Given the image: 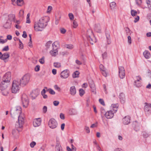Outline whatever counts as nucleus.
I'll return each mask as SVG.
<instances>
[{
	"instance_id": "393cba45",
	"label": "nucleus",
	"mask_w": 151,
	"mask_h": 151,
	"mask_svg": "<svg viewBox=\"0 0 151 151\" xmlns=\"http://www.w3.org/2000/svg\"><path fill=\"white\" fill-rule=\"evenodd\" d=\"M69 113L70 115H75L77 114L76 110L73 109H70L69 111Z\"/></svg>"
},
{
	"instance_id": "4468645a",
	"label": "nucleus",
	"mask_w": 151,
	"mask_h": 151,
	"mask_svg": "<svg viewBox=\"0 0 151 151\" xmlns=\"http://www.w3.org/2000/svg\"><path fill=\"white\" fill-rule=\"evenodd\" d=\"M130 117L129 116H125L122 119L123 123L124 125H127L130 123Z\"/></svg>"
},
{
	"instance_id": "49530a36",
	"label": "nucleus",
	"mask_w": 151,
	"mask_h": 151,
	"mask_svg": "<svg viewBox=\"0 0 151 151\" xmlns=\"http://www.w3.org/2000/svg\"><path fill=\"white\" fill-rule=\"evenodd\" d=\"M39 61L40 63L41 64H43L44 63L45 60H44V57H43L42 58L40 59L39 60Z\"/></svg>"
},
{
	"instance_id": "ddd939ff",
	"label": "nucleus",
	"mask_w": 151,
	"mask_h": 151,
	"mask_svg": "<svg viewBox=\"0 0 151 151\" xmlns=\"http://www.w3.org/2000/svg\"><path fill=\"white\" fill-rule=\"evenodd\" d=\"M114 112L112 110L108 111L105 114V116L107 119H111L114 116Z\"/></svg>"
},
{
	"instance_id": "2f4dec72",
	"label": "nucleus",
	"mask_w": 151,
	"mask_h": 151,
	"mask_svg": "<svg viewBox=\"0 0 151 151\" xmlns=\"http://www.w3.org/2000/svg\"><path fill=\"white\" fill-rule=\"evenodd\" d=\"M58 51L57 50H51L50 52V53L52 56H55L58 54Z\"/></svg>"
},
{
	"instance_id": "f704fd0d",
	"label": "nucleus",
	"mask_w": 151,
	"mask_h": 151,
	"mask_svg": "<svg viewBox=\"0 0 151 151\" xmlns=\"http://www.w3.org/2000/svg\"><path fill=\"white\" fill-rule=\"evenodd\" d=\"M45 92L46 91L45 89H43L41 92V94L44 99H46L47 98V96L45 94Z\"/></svg>"
},
{
	"instance_id": "79ce46f5",
	"label": "nucleus",
	"mask_w": 151,
	"mask_h": 151,
	"mask_svg": "<svg viewBox=\"0 0 151 151\" xmlns=\"http://www.w3.org/2000/svg\"><path fill=\"white\" fill-rule=\"evenodd\" d=\"M24 14V11L23 10H20L19 13V17L22 18H23V15Z\"/></svg>"
},
{
	"instance_id": "c85d7f7f",
	"label": "nucleus",
	"mask_w": 151,
	"mask_h": 151,
	"mask_svg": "<svg viewBox=\"0 0 151 151\" xmlns=\"http://www.w3.org/2000/svg\"><path fill=\"white\" fill-rule=\"evenodd\" d=\"M11 23L10 21L9 22L8 21L4 25V27L6 29L9 28L11 27Z\"/></svg>"
},
{
	"instance_id": "dca6fc26",
	"label": "nucleus",
	"mask_w": 151,
	"mask_h": 151,
	"mask_svg": "<svg viewBox=\"0 0 151 151\" xmlns=\"http://www.w3.org/2000/svg\"><path fill=\"white\" fill-rule=\"evenodd\" d=\"M9 57V54L8 53L6 52L2 54L1 52H0V59L2 60H5Z\"/></svg>"
},
{
	"instance_id": "680f3d73",
	"label": "nucleus",
	"mask_w": 151,
	"mask_h": 151,
	"mask_svg": "<svg viewBox=\"0 0 151 151\" xmlns=\"http://www.w3.org/2000/svg\"><path fill=\"white\" fill-rule=\"evenodd\" d=\"M22 36L24 38H26L27 37V35L25 31H24L23 32V34L22 35Z\"/></svg>"
},
{
	"instance_id": "a18cd8bd",
	"label": "nucleus",
	"mask_w": 151,
	"mask_h": 151,
	"mask_svg": "<svg viewBox=\"0 0 151 151\" xmlns=\"http://www.w3.org/2000/svg\"><path fill=\"white\" fill-rule=\"evenodd\" d=\"M68 16L70 20H73L74 18V16L72 13H70L68 14Z\"/></svg>"
},
{
	"instance_id": "423d86ee",
	"label": "nucleus",
	"mask_w": 151,
	"mask_h": 151,
	"mask_svg": "<svg viewBox=\"0 0 151 151\" xmlns=\"http://www.w3.org/2000/svg\"><path fill=\"white\" fill-rule=\"evenodd\" d=\"M48 125L50 128L54 129L57 127L58 123L55 119L53 118H51L49 120Z\"/></svg>"
},
{
	"instance_id": "20e7f679",
	"label": "nucleus",
	"mask_w": 151,
	"mask_h": 151,
	"mask_svg": "<svg viewBox=\"0 0 151 151\" xmlns=\"http://www.w3.org/2000/svg\"><path fill=\"white\" fill-rule=\"evenodd\" d=\"M20 85L19 81L14 80L12 83V86L11 88L12 92L13 93H16L19 90L20 88Z\"/></svg>"
},
{
	"instance_id": "13d9d810",
	"label": "nucleus",
	"mask_w": 151,
	"mask_h": 151,
	"mask_svg": "<svg viewBox=\"0 0 151 151\" xmlns=\"http://www.w3.org/2000/svg\"><path fill=\"white\" fill-rule=\"evenodd\" d=\"M35 145H36V142H32L30 144V146L31 147L33 148L34 147V146Z\"/></svg>"
},
{
	"instance_id": "473e14b6",
	"label": "nucleus",
	"mask_w": 151,
	"mask_h": 151,
	"mask_svg": "<svg viewBox=\"0 0 151 151\" xmlns=\"http://www.w3.org/2000/svg\"><path fill=\"white\" fill-rule=\"evenodd\" d=\"M79 73L78 71H76L74 72L72 76L73 78L78 77Z\"/></svg>"
},
{
	"instance_id": "69168bd1",
	"label": "nucleus",
	"mask_w": 151,
	"mask_h": 151,
	"mask_svg": "<svg viewBox=\"0 0 151 151\" xmlns=\"http://www.w3.org/2000/svg\"><path fill=\"white\" fill-rule=\"evenodd\" d=\"M139 19V17L137 16L136 18H135V19L134 20V22L135 23L137 22H138Z\"/></svg>"
},
{
	"instance_id": "4be33fe9",
	"label": "nucleus",
	"mask_w": 151,
	"mask_h": 151,
	"mask_svg": "<svg viewBox=\"0 0 151 151\" xmlns=\"http://www.w3.org/2000/svg\"><path fill=\"white\" fill-rule=\"evenodd\" d=\"M118 105V104H112L111 106V108L113 110V112L115 113L117 110Z\"/></svg>"
},
{
	"instance_id": "f03ea898",
	"label": "nucleus",
	"mask_w": 151,
	"mask_h": 151,
	"mask_svg": "<svg viewBox=\"0 0 151 151\" xmlns=\"http://www.w3.org/2000/svg\"><path fill=\"white\" fill-rule=\"evenodd\" d=\"M30 76L29 74H27L24 75L19 81L20 86L24 87L29 83Z\"/></svg>"
},
{
	"instance_id": "bb28decb",
	"label": "nucleus",
	"mask_w": 151,
	"mask_h": 151,
	"mask_svg": "<svg viewBox=\"0 0 151 151\" xmlns=\"http://www.w3.org/2000/svg\"><path fill=\"white\" fill-rule=\"evenodd\" d=\"M1 91L2 94L3 95L7 96L8 95L9 92L8 91L7 88L3 89H0Z\"/></svg>"
},
{
	"instance_id": "c03bdc74",
	"label": "nucleus",
	"mask_w": 151,
	"mask_h": 151,
	"mask_svg": "<svg viewBox=\"0 0 151 151\" xmlns=\"http://www.w3.org/2000/svg\"><path fill=\"white\" fill-rule=\"evenodd\" d=\"M79 94L81 96H82L84 93L85 92L82 89H80L79 91Z\"/></svg>"
},
{
	"instance_id": "f8f14e48",
	"label": "nucleus",
	"mask_w": 151,
	"mask_h": 151,
	"mask_svg": "<svg viewBox=\"0 0 151 151\" xmlns=\"http://www.w3.org/2000/svg\"><path fill=\"white\" fill-rule=\"evenodd\" d=\"M9 83V82L3 80L2 81L0 84V89L7 88Z\"/></svg>"
},
{
	"instance_id": "052dcab7",
	"label": "nucleus",
	"mask_w": 151,
	"mask_h": 151,
	"mask_svg": "<svg viewBox=\"0 0 151 151\" xmlns=\"http://www.w3.org/2000/svg\"><path fill=\"white\" fill-rule=\"evenodd\" d=\"M141 79V78L139 77H137V80L136 81H135L134 82V83H137V82H139V81Z\"/></svg>"
},
{
	"instance_id": "e433bc0d",
	"label": "nucleus",
	"mask_w": 151,
	"mask_h": 151,
	"mask_svg": "<svg viewBox=\"0 0 151 151\" xmlns=\"http://www.w3.org/2000/svg\"><path fill=\"white\" fill-rule=\"evenodd\" d=\"M116 3L114 2H111L110 4V6L111 9H114L116 6Z\"/></svg>"
},
{
	"instance_id": "c9c22d12",
	"label": "nucleus",
	"mask_w": 151,
	"mask_h": 151,
	"mask_svg": "<svg viewBox=\"0 0 151 151\" xmlns=\"http://www.w3.org/2000/svg\"><path fill=\"white\" fill-rule=\"evenodd\" d=\"M24 0H17V4L18 6H21L23 5Z\"/></svg>"
},
{
	"instance_id": "9d476101",
	"label": "nucleus",
	"mask_w": 151,
	"mask_h": 151,
	"mask_svg": "<svg viewBox=\"0 0 151 151\" xmlns=\"http://www.w3.org/2000/svg\"><path fill=\"white\" fill-rule=\"evenodd\" d=\"M11 74L10 72L6 73L3 77V80L9 82L11 79Z\"/></svg>"
},
{
	"instance_id": "4d7b16f0",
	"label": "nucleus",
	"mask_w": 151,
	"mask_h": 151,
	"mask_svg": "<svg viewBox=\"0 0 151 151\" xmlns=\"http://www.w3.org/2000/svg\"><path fill=\"white\" fill-rule=\"evenodd\" d=\"M54 88L55 89L58 90V91H60V88L57 85H55L54 86Z\"/></svg>"
},
{
	"instance_id": "4c0bfd02",
	"label": "nucleus",
	"mask_w": 151,
	"mask_h": 151,
	"mask_svg": "<svg viewBox=\"0 0 151 151\" xmlns=\"http://www.w3.org/2000/svg\"><path fill=\"white\" fill-rule=\"evenodd\" d=\"M65 47H66L68 49H71L73 48V45L71 44H67L65 45Z\"/></svg>"
},
{
	"instance_id": "f3484780",
	"label": "nucleus",
	"mask_w": 151,
	"mask_h": 151,
	"mask_svg": "<svg viewBox=\"0 0 151 151\" xmlns=\"http://www.w3.org/2000/svg\"><path fill=\"white\" fill-rule=\"evenodd\" d=\"M89 83L90 88L92 89V91L95 93L96 88L94 82L92 80H91L89 81Z\"/></svg>"
},
{
	"instance_id": "338daca9",
	"label": "nucleus",
	"mask_w": 151,
	"mask_h": 151,
	"mask_svg": "<svg viewBox=\"0 0 151 151\" xmlns=\"http://www.w3.org/2000/svg\"><path fill=\"white\" fill-rule=\"evenodd\" d=\"M60 118L62 119H65V116L64 115L63 113H60Z\"/></svg>"
},
{
	"instance_id": "aec40b11",
	"label": "nucleus",
	"mask_w": 151,
	"mask_h": 151,
	"mask_svg": "<svg viewBox=\"0 0 151 151\" xmlns=\"http://www.w3.org/2000/svg\"><path fill=\"white\" fill-rule=\"evenodd\" d=\"M53 50H57L59 47V42L58 41H55L52 44Z\"/></svg>"
},
{
	"instance_id": "a878e982",
	"label": "nucleus",
	"mask_w": 151,
	"mask_h": 151,
	"mask_svg": "<svg viewBox=\"0 0 151 151\" xmlns=\"http://www.w3.org/2000/svg\"><path fill=\"white\" fill-rule=\"evenodd\" d=\"M56 150H62L61 145H60L59 141L57 140L56 144L55 146Z\"/></svg>"
},
{
	"instance_id": "de8ad7c7",
	"label": "nucleus",
	"mask_w": 151,
	"mask_h": 151,
	"mask_svg": "<svg viewBox=\"0 0 151 151\" xmlns=\"http://www.w3.org/2000/svg\"><path fill=\"white\" fill-rule=\"evenodd\" d=\"M73 27L74 28H76L78 26V24L77 22L75 21V20H74L73 22Z\"/></svg>"
},
{
	"instance_id": "9b49d317",
	"label": "nucleus",
	"mask_w": 151,
	"mask_h": 151,
	"mask_svg": "<svg viewBox=\"0 0 151 151\" xmlns=\"http://www.w3.org/2000/svg\"><path fill=\"white\" fill-rule=\"evenodd\" d=\"M69 76V73L68 70H65L60 73V77L63 78H66Z\"/></svg>"
},
{
	"instance_id": "bf43d9fd",
	"label": "nucleus",
	"mask_w": 151,
	"mask_h": 151,
	"mask_svg": "<svg viewBox=\"0 0 151 151\" xmlns=\"http://www.w3.org/2000/svg\"><path fill=\"white\" fill-rule=\"evenodd\" d=\"M7 41L6 39H5V40H3L1 39H0V43L3 44L5 42H6Z\"/></svg>"
},
{
	"instance_id": "8fccbe9b",
	"label": "nucleus",
	"mask_w": 151,
	"mask_h": 151,
	"mask_svg": "<svg viewBox=\"0 0 151 151\" xmlns=\"http://www.w3.org/2000/svg\"><path fill=\"white\" fill-rule=\"evenodd\" d=\"M40 66L39 65H36L35 68V71L36 72L40 70Z\"/></svg>"
},
{
	"instance_id": "1a4fd4ad",
	"label": "nucleus",
	"mask_w": 151,
	"mask_h": 151,
	"mask_svg": "<svg viewBox=\"0 0 151 151\" xmlns=\"http://www.w3.org/2000/svg\"><path fill=\"white\" fill-rule=\"evenodd\" d=\"M21 113L20 108H19V109H18L17 108L12 109L11 110V115L12 117H13L14 115H17V116L19 114Z\"/></svg>"
},
{
	"instance_id": "864d4df0",
	"label": "nucleus",
	"mask_w": 151,
	"mask_h": 151,
	"mask_svg": "<svg viewBox=\"0 0 151 151\" xmlns=\"http://www.w3.org/2000/svg\"><path fill=\"white\" fill-rule=\"evenodd\" d=\"M9 50V47L8 46L5 47L2 50L3 51H7Z\"/></svg>"
},
{
	"instance_id": "58836bf2",
	"label": "nucleus",
	"mask_w": 151,
	"mask_h": 151,
	"mask_svg": "<svg viewBox=\"0 0 151 151\" xmlns=\"http://www.w3.org/2000/svg\"><path fill=\"white\" fill-rule=\"evenodd\" d=\"M131 14L132 16H135L137 14V11L134 10H132L131 11Z\"/></svg>"
},
{
	"instance_id": "412c9836",
	"label": "nucleus",
	"mask_w": 151,
	"mask_h": 151,
	"mask_svg": "<svg viewBox=\"0 0 151 151\" xmlns=\"http://www.w3.org/2000/svg\"><path fill=\"white\" fill-rule=\"evenodd\" d=\"M146 105L145 106V111L148 112L150 111V109H151V104H148L147 103H145Z\"/></svg>"
},
{
	"instance_id": "b1692460",
	"label": "nucleus",
	"mask_w": 151,
	"mask_h": 151,
	"mask_svg": "<svg viewBox=\"0 0 151 151\" xmlns=\"http://www.w3.org/2000/svg\"><path fill=\"white\" fill-rule=\"evenodd\" d=\"M143 55L146 59H149L150 57V53L147 51L145 50L143 52Z\"/></svg>"
},
{
	"instance_id": "e2e57ef3",
	"label": "nucleus",
	"mask_w": 151,
	"mask_h": 151,
	"mask_svg": "<svg viewBox=\"0 0 151 151\" xmlns=\"http://www.w3.org/2000/svg\"><path fill=\"white\" fill-rule=\"evenodd\" d=\"M114 151H124L121 148H116L114 150Z\"/></svg>"
},
{
	"instance_id": "cd10ccee",
	"label": "nucleus",
	"mask_w": 151,
	"mask_h": 151,
	"mask_svg": "<svg viewBox=\"0 0 151 151\" xmlns=\"http://www.w3.org/2000/svg\"><path fill=\"white\" fill-rule=\"evenodd\" d=\"M8 19L10 21H13L15 22V16L14 14H11L8 16Z\"/></svg>"
},
{
	"instance_id": "72a5a7b5",
	"label": "nucleus",
	"mask_w": 151,
	"mask_h": 151,
	"mask_svg": "<svg viewBox=\"0 0 151 151\" xmlns=\"http://www.w3.org/2000/svg\"><path fill=\"white\" fill-rule=\"evenodd\" d=\"M52 43V41H49L46 44L45 46L46 47L47 50H48L50 48V47L51 46V44Z\"/></svg>"
},
{
	"instance_id": "0eeeda50",
	"label": "nucleus",
	"mask_w": 151,
	"mask_h": 151,
	"mask_svg": "<svg viewBox=\"0 0 151 151\" xmlns=\"http://www.w3.org/2000/svg\"><path fill=\"white\" fill-rule=\"evenodd\" d=\"M18 125L16 124V127L21 128L22 127L23 125L24 122V119L23 117L19 115L18 116Z\"/></svg>"
},
{
	"instance_id": "a211bd4d",
	"label": "nucleus",
	"mask_w": 151,
	"mask_h": 151,
	"mask_svg": "<svg viewBox=\"0 0 151 151\" xmlns=\"http://www.w3.org/2000/svg\"><path fill=\"white\" fill-rule=\"evenodd\" d=\"M119 98L122 104H124L125 101V98L124 94L122 93L119 95Z\"/></svg>"
},
{
	"instance_id": "603ef678",
	"label": "nucleus",
	"mask_w": 151,
	"mask_h": 151,
	"mask_svg": "<svg viewBox=\"0 0 151 151\" xmlns=\"http://www.w3.org/2000/svg\"><path fill=\"white\" fill-rule=\"evenodd\" d=\"M128 42L129 44H131L132 43L131 38L130 36H128Z\"/></svg>"
},
{
	"instance_id": "3c124183",
	"label": "nucleus",
	"mask_w": 151,
	"mask_h": 151,
	"mask_svg": "<svg viewBox=\"0 0 151 151\" xmlns=\"http://www.w3.org/2000/svg\"><path fill=\"white\" fill-rule=\"evenodd\" d=\"M47 110V107L46 106H44L43 108V113H46Z\"/></svg>"
},
{
	"instance_id": "7ed1b4c3",
	"label": "nucleus",
	"mask_w": 151,
	"mask_h": 151,
	"mask_svg": "<svg viewBox=\"0 0 151 151\" xmlns=\"http://www.w3.org/2000/svg\"><path fill=\"white\" fill-rule=\"evenodd\" d=\"M86 37L87 40L92 45L93 44V43L96 42V38L94 36L92 31L90 29L87 31Z\"/></svg>"
},
{
	"instance_id": "2eb2a0df",
	"label": "nucleus",
	"mask_w": 151,
	"mask_h": 151,
	"mask_svg": "<svg viewBox=\"0 0 151 151\" xmlns=\"http://www.w3.org/2000/svg\"><path fill=\"white\" fill-rule=\"evenodd\" d=\"M41 120L40 118L35 119L33 122V126L35 127H37L40 125L41 123Z\"/></svg>"
},
{
	"instance_id": "a19ab883",
	"label": "nucleus",
	"mask_w": 151,
	"mask_h": 151,
	"mask_svg": "<svg viewBox=\"0 0 151 151\" xmlns=\"http://www.w3.org/2000/svg\"><path fill=\"white\" fill-rule=\"evenodd\" d=\"M54 66L55 68H59L60 67V63L58 62H55L54 63Z\"/></svg>"
},
{
	"instance_id": "09e8293b",
	"label": "nucleus",
	"mask_w": 151,
	"mask_h": 151,
	"mask_svg": "<svg viewBox=\"0 0 151 151\" xmlns=\"http://www.w3.org/2000/svg\"><path fill=\"white\" fill-rule=\"evenodd\" d=\"M53 104L54 106H57L59 105V101H53Z\"/></svg>"
},
{
	"instance_id": "37998d69",
	"label": "nucleus",
	"mask_w": 151,
	"mask_h": 151,
	"mask_svg": "<svg viewBox=\"0 0 151 151\" xmlns=\"http://www.w3.org/2000/svg\"><path fill=\"white\" fill-rule=\"evenodd\" d=\"M125 29L127 35H130V30L129 29L128 27L126 28Z\"/></svg>"
},
{
	"instance_id": "5fc2aeb1",
	"label": "nucleus",
	"mask_w": 151,
	"mask_h": 151,
	"mask_svg": "<svg viewBox=\"0 0 151 151\" xmlns=\"http://www.w3.org/2000/svg\"><path fill=\"white\" fill-rule=\"evenodd\" d=\"M99 102L103 105H105V104L104 101L103 99H100L99 100Z\"/></svg>"
},
{
	"instance_id": "ea45409f",
	"label": "nucleus",
	"mask_w": 151,
	"mask_h": 151,
	"mask_svg": "<svg viewBox=\"0 0 151 151\" xmlns=\"http://www.w3.org/2000/svg\"><path fill=\"white\" fill-rule=\"evenodd\" d=\"M50 94L52 95H54L55 94V92L52 89L49 88L47 90Z\"/></svg>"
},
{
	"instance_id": "6e6d98bb",
	"label": "nucleus",
	"mask_w": 151,
	"mask_h": 151,
	"mask_svg": "<svg viewBox=\"0 0 151 151\" xmlns=\"http://www.w3.org/2000/svg\"><path fill=\"white\" fill-rule=\"evenodd\" d=\"M60 32L62 34H64L66 32V30L64 28H62L60 29Z\"/></svg>"
},
{
	"instance_id": "6e6552de",
	"label": "nucleus",
	"mask_w": 151,
	"mask_h": 151,
	"mask_svg": "<svg viewBox=\"0 0 151 151\" xmlns=\"http://www.w3.org/2000/svg\"><path fill=\"white\" fill-rule=\"evenodd\" d=\"M119 74L120 78L121 79H123L125 77V71L123 67L119 66Z\"/></svg>"
},
{
	"instance_id": "39448f33",
	"label": "nucleus",
	"mask_w": 151,
	"mask_h": 151,
	"mask_svg": "<svg viewBox=\"0 0 151 151\" xmlns=\"http://www.w3.org/2000/svg\"><path fill=\"white\" fill-rule=\"evenodd\" d=\"M21 100L23 106L25 108L27 107L29 103L27 96L25 94H22L21 97Z\"/></svg>"
},
{
	"instance_id": "0e129e2a",
	"label": "nucleus",
	"mask_w": 151,
	"mask_h": 151,
	"mask_svg": "<svg viewBox=\"0 0 151 151\" xmlns=\"http://www.w3.org/2000/svg\"><path fill=\"white\" fill-rule=\"evenodd\" d=\"M102 58L103 59L107 57V53L105 52L102 54Z\"/></svg>"
},
{
	"instance_id": "7c9ffc66",
	"label": "nucleus",
	"mask_w": 151,
	"mask_h": 151,
	"mask_svg": "<svg viewBox=\"0 0 151 151\" xmlns=\"http://www.w3.org/2000/svg\"><path fill=\"white\" fill-rule=\"evenodd\" d=\"M38 93L35 91L32 92V93L30 95V96L33 99H35L37 96Z\"/></svg>"
},
{
	"instance_id": "f257e3e1",
	"label": "nucleus",
	"mask_w": 151,
	"mask_h": 151,
	"mask_svg": "<svg viewBox=\"0 0 151 151\" xmlns=\"http://www.w3.org/2000/svg\"><path fill=\"white\" fill-rule=\"evenodd\" d=\"M49 19V17L46 16L41 17L39 21L35 22L34 26L35 30L37 32L42 31L47 25Z\"/></svg>"
},
{
	"instance_id": "774afa93",
	"label": "nucleus",
	"mask_w": 151,
	"mask_h": 151,
	"mask_svg": "<svg viewBox=\"0 0 151 151\" xmlns=\"http://www.w3.org/2000/svg\"><path fill=\"white\" fill-rule=\"evenodd\" d=\"M102 75L105 77H106L107 76V73L104 70H102Z\"/></svg>"
},
{
	"instance_id": "6ab92c4d",
	"label": "nucleus",
	"mask_w": 151,
	"mask_h": 151,
	"mask_svg": "<svg viewBox=\"0 0 151 151\" xmlns=\"http://www.w3.org/2000/svg\"><path fill=\"white\" fill-rule=\"evenodd\" d=\"M70 93L72 95H74L76 93V90L75 86L70 87Z\"/></svg>"
},
{
	"instance_id": "c756f323",
	"label": "nucleus",
	"mask_w": 151,
	"mask_h": 151,
	"mask_svg": "<svg viewBox=\"0 0 151 151\" xmlns=\"http://www.w3.org/2000/svg\"><path fill=\"white\" fill-rule=\"evenodd\" d=\"M107 43L109 45L111 43V41L110 35L109 34H106Z\"/></svg>"
},
{
	"instance_id": "5701e85b",
	"label": "nucleus",
	"mask_w": 151,
	"mask_h": 151,
	"mask_svg": "<svg viewBox=\"0 0 151 151\" xmlns=\"http://www.w3.org/2000/svg\"><path fill=\"white\" fill-rule=\"evenodd\" d=\"M94 30L97 32H100L101 31L100 24H96L95 25Z\"/></svg>"
}]
</instances>
